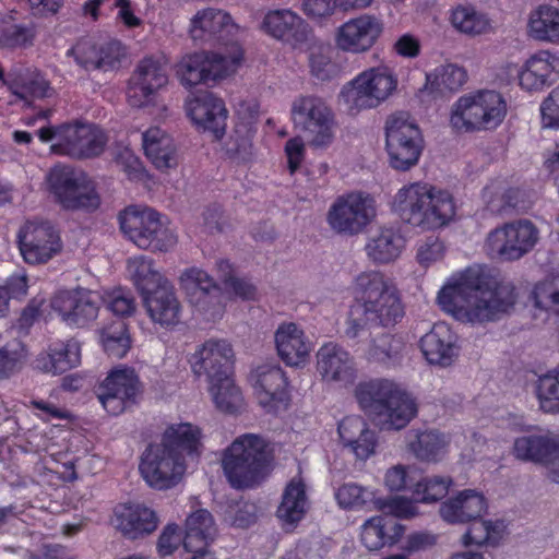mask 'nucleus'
I'll return each instance as SVG.
<instances>
[{"mask_svg": "<svg viewBox=\"0 0 559 559\" xmlns=\"http://www.w3.org/2000/svg\"><path fill=\"white\" fill-rule=\"evenodd\" d=\"M238 27L231 16L219 9L209 8L199 11L192 19L190 28L194 40L214 38L222 43H228L237 33Z\"/></svg>", "mask_w": 559, "mask_h": 559, "instance_id": "nucleus-30", "label": "nucleus"}, {"mask_svg": "<svg viewBox=\"0 0 559 559\" xmlns=\"http://www.w3.org/2000/svg\"><path fill=\"white\" fill-rule=\"evenodd\" d=\"M79 364L80 350L76 343L72 342L53 344L34 360L35 369L51 374H61Z\"/></svg>", "mask_w": 559, "mask_h": 559, "instance_id": "nucleus-38", "label": "nucleus"}, {"mask_svg": "<svg viewBox=\"0 0 559 559\" xmlns=\"http://www.w3.org/2000/svg\"><path fill=\"white\" fill-rule=\"evenodd\" d=\"M142 384L133 368L114 369L96 388L98 401L110 415H119L136 402Z\"/></svg>", "mask_w": 559, "mask_h": 559, "instance_id": "nucleus-18", "label": "nucleus"}, {"mask_svg": "<svg viewBox=\"0 0 559 559\" xmlns=\"http://www.w3.org/2000/svg\"><path fill=\"white\" fill-rule=\"evenodd\" d=\"M28 357L25 345L11 342L0 347V380H8L21 372Z\"/></svg>", "mask_w": 559, "mask_h": 559, "instance_id": "nucleus-53", "label": "nucleus"}, {"mask_svg": "<svg viewBox=\"0 0 559 559\" xmlns=\"http://www.w3.org/2000/svg\"><path fill=\"white\" fill-rule=\"evenodd\" d=\"M216 535L217 527L212 514L205 509L197 510L186 520L183 548L191 554H204Z\"/></svg>", "mask_w": 559, "mask_h": 559, "instance_id": "nucleus-33", "label": "nucleus"}, {"mask_svg": "<svg viewBox=\"0 0 559 559\" xmlns=\"http://www.w3.org/2000/svg\"><path fill=\"white\" fill-rule=\"evenodd\" d=\"M403 347L400 338L389 333H382L374 337L367 353L368 360L374 362H388L399 356Z\"/></svg>", "mask_w": 559, "mask_h": 559, "instance_id": "nucleus-58", "label": "nucleus"}, {"mask_svg": "<svg viewBox=\"0 0 559 559\" xmlns=\"http://www.w3.org/2000/svg\"><path fill=\"white\" fill-rule=\"evenodd\" d=\"M338 435L344 445L357 443L364 439V447H356L355 455L359 460H367L374 453L377 445L376 433L369 429L367 423L360 416H347L338 424Z\"/></svg>", "mask_w": 559, "mask_h": 559, "instance_id": "nucleus-44", "label": "nucleus"}, {"mask_svg": "<svg viewBox=\"0 0 559 559\" xmlns=\"http://www.w3.org/2000/svg\"><path fill=\"white\" fill-rule=\"evenodd\" d=\"M557 447L558 437L554 435H527L514 440L512 454L519 461L544 465Z\"/></svg>", "mask_w": 559, "mask_h": 559, "instance_id": "nucleus-41", "label": "nucleus"}, {"mask_svg": "<svg viewBox=\"0 0 559 559\" xmlns=\"http://www.w3.org/2000/svg\"><path fill=\"white\" fill-rule=\"evenodd\" d=\"M126 55V48L119 40H109L98 45L96 70L106 72L119 69Z\"/></svg>", "mask_w": 559, "mask_h": 559, "instance_id": "nucleus-60", "label": "nucleus"}, {"mask_svg": "<svg viewBox=\"0 0 559 559\" xmlns=\"http://www.w3.org/2000/svg\"><path fill=\"white\" fill-rule=\"evenodd\" d=\"M259 401L263 406L288 400L287 378L280 366L264 365L258 368Z\"/></svg>", "mask_w": 559, "mask_h": 559, "instance_id": "nucleus-43", "label": "nucleus"}, {"mask_svg": "<svg viewBox=\"0 0 559 559\" xmlns=\"http://www.w3.org/2000/svg\"><path fill=\"white\" fill-rule=\"evenodd\" d=\"M210 392L216 407L224 413L234 414L241 407L242 395L231 377L210 382Z\"/></svg>", "mask_w": 559, "mask_h": 559, "instance_id": "nucleus-51", "label": "nucleus"}, {"mask_svg": "<svg viewBox=\"0 0 559 559\" xmlns=\"http://www.w3.org/2000/svg\"><path fill=\"white\" fill-rule=\"evenodd\" d=\"M334 498L338 507L345 511H372L378 510L385 515L411 519L418 514L417 503H435L440 497L429 491H414L413 499L402 496L385 499L376 498L374 491H334Z\"/></svg>", "mask_w": 559, "mask_h": 559, "instance_id": "nucleus-10", "label": "nucleus"}, {"mask_svg": "<svg viewBox=\"0 0 559 559\" xmlns=\"http://www.w3.org/2000/svg\"><path fill=\"white\" fill-rule=\"evenodd\" d=\"M309 508L306 491H284L282 501L276 510V516L286 532L296 528L306 516Z\"/></svg>", "mask_w": 559, "mask_h": 559, "instance_id": "nucleus-49", "label": "nucleus"}, {"mask_svg": "<svg viewBox=\"0 0 559 559\" xmlns=\"http://www.w3.org/2000/svg\"><path fill=\"white\" fill-rule=\"evenodd\" d=\"M456 341L457 337L449 324L438 322L421 336L419 345L429 364L448 367L457 356Z\"/></svg>", "mask_w": 559, "mask_h": 559, "instance_id": "nucleus-27", "label": "nucleus"}, {"mask_svg": "<svg viewBox=\"0 0 559 559\" xmlns=\"http://www.w3.org/2000/svg\"><path fill=\"white\" fill-rule=\"evenodd\" d=\"M17 243L24 261L33 265L47 263L61 250L60 237L49 222H26Z\"/></svg>", "mask_w": 559, "mask_h": 559, "instance_id": "nucleus-19", "label": "nucleus"}, {"mask_svg": "<svg viewBox=\"0 0 559 559\" xmlns=\"http://www.w3.org/2000/svg\"><path fill=\"white\" fill-rule=\"evenodd\" d=\"M382 32V23L373 15L362 14L344 23L337 32L336 44L344 51L369 50Z\"/></svg>", "mask_w": 559, "mask_h": 559, "instance_id": "nucleus-23", "label": "nucleus"}, {"mask_svg": "<svg viewBox=\"0 0 559 559\" xmlns=\"http://www.w3.org/2000/svg\"><path fill=\"white\" fill-rule=\"evenodd\" d=\"M451 21L456 29L469 35L483 34L490 27L489 19L473 7H457Z\"/></svg>", "mask_w": 559, "mask_h": 559, "instance_id": "nucleus-54", "label": "nucleus"}, {"mask_svg": "<svg viewBox=\"0 0 559 559\" xmlns=\"http://www.w3.org/2000/svg\"><path fill=\"white\" fill-rule=\"evenodd\" d=\"M393 210L405 223L425 229L448 225L455 215L453 197L428 183L403 187L393 201Z\"/></svg>", "mask_w": 559, "mask_h": 559, "instance_id": "nucleus-4", "label": "nucleus"}, {"mask_svg": "<svg viewBox=\"0 0 559 559\" xmlns=\"http://www.w3.org/2000/svg\"><path fill=\"white\" fill-rule=\"evenodd\" d=\"M385 148L389 164L395 170L407 171L418 164L424 151V138L407 112H396L386 119Z\"/></svg>", "mask_w": 559, "mask_h": 559, "instance_id": "nucleus-8", "label": "nucleus"}, {"mask_svg": "<svg viewBox=\"0 0 559 559\" xmlns=\"http://www.w3.org/2000/svg\"><path fill=\"white\" fill-rule=\"evenodd\" d=\"M122 233L139 248L166 252L177 243L174 231L151 207L131 205L119 214Z\"/></svg>", "mask_w": 559, "mask_h": 559, "instance_id": "nucleus-7", "label": "nucleus"}, {"mask_svg": "<svg viewBox=\"0 0 559 559\" xmlns=\"http://www.w3.org/2000/svg\"><path fill=\"white\" fill-rule=\"evenodd\" d=\"M397 516H374L365 522L360 539L364 546L376 551L386 545L395 544L404 534L405 526L399 523Z\"/></svg>", "mask_w": 559, "mask_h": 559, "instance_id": "nucleus-35", "label": "nucleus"}, {"mask_svg": "<svg viewBox=\"0 0 559 559\" xmlns=\"http://www.w3.org/2000/svg\"><path fill=\"white\" fill-rule=\"evenodd\" d=\"M50 305L66 324L84 328L97 318L100 297L93 290L79 287L58 292Z\"/></svg>", "mask_w": 559, "mask_h": 559, "instance_id": "nucleus-20", "label": "nucleus"}, {"mask_svg": "<svg viewBox=\"0 0 559 559\" xmlns=\"http://www.w3.org/2000/svg\"><path fill=\"white\" fill-rule=\"evenodd\" d=\"M139 468L148 486L169 489L179 485L187 466L181 455L162 443H154L143 452Z\"/></svg>", "mask_w": 559, "mask_h": 559, "instance_id": "nucleus-15", "label": "nucleus"}, {"mask_svg": "<svg viewBox=\"0 0 559 559\" xmlns=\"http://www.w3.org/2000/svg\"><path fill=\"white\" fill-rule=\"evenodd\" d=\"M128 271L141 296L150 294L169 282L154 267L151 258L140 255L128 261Z\"/></svg>", "mask_w": 559, "mask_h": 559, "instance_id": "nucleus-47", "label": "nucleus"}, {"mask_svg": "<svg viewBox=\"0 0 559 559\" xmlns=\"http://www.w3.org/2000/svg\"><path fill=\"white\" fill-rule=\"evenodd\" d=\"M102 343L105 352L114 358H122L131 347V338L127 324L117 319L102 331Z\"/></svg>", "mask_w": 559, "mask_h": 559, "instance_id": "nucleus-50", "label": "nucleus"}, {"mask_svg": "<svg viewBox=\"0 0 559 559\" xmlns=\"http://www.w3.org/2000/svg\"><path fill=\"white\" fill-rule=\"evenodd\" d=\"M117 528L128 539L153 534L159 524L157 513L142 503H123L115 508Z\"/></svg>", "mask_w": 559, "mask_h": 559, "instance_id": "nucleus-26", "label": "nucleus"}, {"mask_svg": "<svg viewBox=\"0 0 559 559\" xmlns=\"http://www.w3.org/2000/svg\"><path fill=\"white\" fill-rule=\"evenodd\" d=\"M142 138L145 155L157 169L166 170L177 165L175 143L163 130L148 129Z\"/></svg>", "mask_w": 559, "mask_h": 559, "instance_id": "nucleus-40", "label": "nucleus"}, {"mask_svg": "<svg viewBox=\"0 0 559 559\" xmlns=\"http://www.w3.org/2000/svg\"><path fill=\"white\" fill-rule=\"evenodd\" d=\"M376 216L374 200L366 193L353 192L340 197L326 214L330 228L340 235L354 236Z\"/></svg>", "mask_w": 559, "mask_h": 559, "instance_id": "nucleus-13", "label": "nucleus"}, {"mask_svg": "<svg viewBox=\"0 0 559 559\" xmlns=\"http://www.w3.org/2000/svg\"><path fill=\"white\" fill-rule=\"evenodd\" d=\"M317 370L329 382L352 383L356 378L353 356L334 342L323 344L317 353Z\"/></svg>", "mask_w": 559, "mask_h": 559, "instance_id": "nucleus-25", "label": "nucleus"}, {"mask_svg": "<svg viewBox=\"0 0 559 559\" xmlns=\"http://www.w3.org/2000/svg\"><path fill=\"white\" fill-rule=\"evenodd\" d=\"M234 349L226 340H209L191 358L195 376H204L206 381H219L233 376Z\"/></svg>", "mask_w": 559, "mask_h": 559, "instance_id": "nucleus-22", "label": "nucleus"}, {"mask_svg": "<svg viewBox=\"0 0 559 559\" xmlns=\"http://www.w3.org/2000/svg\"><path fill=\"white\" fill-rule=\"evenodd\" d=\"M187 111L195 124L216 140L224 136L228 112L221 98L209 92L201 93L188 103Z\"/></svg>", "mask_w": 559, "mask_h": 559, "instance_id": "nucleus-24", "label": "nucleus"}, {"mask_svg": "<svg viewBox=\"0 0 559 559\" xmlns=\"http://www.w3.org/2000/svg\"><path fill=\"white\" fill-rule=\"evenodd\" d=\"M507 104L496 91H479L461 96L452 107L450 123L455 130H489L498 127Z\"/></svg>", "mask_w": 559, "mask_h": 559, "instance_id": "nucleus-6", "label": "nucleus"}, {"mask_svg": "<svg viewBox=\"0 0 559 559\" xmlns=\"http://www.w3.org/2000/svg\"><path fill=\"white\" fill-rule=\"evenodd\" d=\"M50 190L66 210L95 211L100 197L94 181L83 171L67 166H56L48 175Z\"/></svg>", "mask_w": 559, "mask_h": 559, "instance_id": "nucleus-11", "label": "nucleus"}, {"mask_svg": "<svg viewBox=\"0 0 559 559\" xmlns=\"http://www.w3.org/2000/svg\"><path fill=\"white\" fill-rule=\"evenodd\" d=\"M307 27L305 21L288 9L270 10L260 24L266 35L292 45L307 40Z\"/></svg>", "mask_w": 559, "mask_h": 559, "instance_id": "nucleus-28", "label": "nucleus"}, {"mask_svg": "<svg viewBox=\"0 0 559 559\" xmlns=\"http://www.w3.org/2000/svg\"><path fill=\"white\" fill-rule=\"evenodd\" d=\"M384 484L388 489H450L455 485L450 476H424L418 468L402 464L386 471Z\"/></svg>", "mask_w": 559, "mask_h": 559, "instance_id": "nucleus-31", "label": "nucleus"}, {"mask_svg": "<svg viewBox=\"0 0 559 559\" xmlns=\"http://www.w3.org/2000/svg\"><path fill=\"white\" fill-rule=\"evenodd\" d=\"M532 295L536 308L559 313V273L538 282Z\"/></svg>", "mask_w": 559, "mask_h": 559, "instance_id": "nucleus-56", "label": "nucleus"}, {"mask_svg": "<svg viewBox=\"0 0 559 559\" xmlns=\"http://www.w3.org/2000/svg\"><path fill=\"white\" fill-rule=\"evenodd\" d=\"M292 116L296 127L307 133L311 146L324 148L333 142L334 116L322 99L313 96L296 99Z\"/></svg>", "mask_w": 559, "mask_h": 559, "instance_id": "nucleus-12", "label": "nucleus"}, {"mask_svg": "<svg viewBox=\"0 0 559 559\" xmlns=\"http://www.w3.org/2000/svg\"><path fill=\"white\" fill-rule=\"evenodd\" d=\"M359 304L371 324L390 326L405 314L396 287L379 271L362 272L356 277Z\"/></svg>", "mask_w": 559, "mask_h": 559, "instance_id": "nucleus-5", "label": "nucleus"}, {"mask_svg": "<svg viewBox=\"0 0 559 559\" xmlns=\"http://www.w3.org/2000/svg\"><path fill=\"white\" fill-rule=\"evenodd\" d=\"M487 508V500L480 491H457L441 502L439 513L449 524H465L483 518Z\"/></svg>", "mask_w": 559, "mask_h": 559, "instance_id": "nucleus-29", "label": "nucleus"}, {"mask_svg": "<svg viewBox=\"0 0 559 559\" xmlns=\"http://www.w3.org/2000/svg\"><path fill=\"white\" fill-rule=\"evenodd\" d=\"M168 83V64L164 57H145L139 61L127 90L128 102L141 108L154 104L159 90Z\"/></svg>", "mask_w": 559, "mask_h": 559, "instance_id": "nucleus-16", "label": "nucleus"}, {"mask_svg": "<svg viewBox=\"0 0 559 559\" xmlns=\"http://www.w3.org/2000/svg\"><path fill=\"white\" fill-rule=\"evenodd\" d=\"M525 67L548 81L550 74L559 68V58L547 50H542L532 56Z\"/></svg>", "mask_w": 559, "mask_h": 559, "instance_id": "nucleus-64", "label": "nucleus"}, {"mask_svg": "<svg viewBox=\"0 0 559 559\" xmlns=\"http://www.w3.org/2000/svg\"><path fill=\"white\" fill-rule=\"evenodd\" d=\"M536 391L540 408L547 413L559 414V366L539 377Z\"/></svg>", "mask_w": 559, "mask_h": 559, "instance_id": "nucleus-55", "label": "nucleus"}, {"mask_svg": "<svg viewBox=\"0 0 559 559\" xmlns=\"http://www.w3.org/2000/svg\"><path fill=\"white\" fill-rule=\"evenodd\" d=\"M405 247L404 237L394 228H381L371 236L365 250L374 263H389L397 259Z\"/></svg>", "mask_w": 559, "mask_h": 559, "instance_id": "nucleus-45", "label": "nucleus"}, {"mask_svg": "<svg viewBox=\"0 0 559 559\" xmlns=\"http://www.w3.org/2000/svg\"><path fill=\"white\" fill-rule=\"evenodd\" d=\"M239 63L238 58L218 53L198 52L185 56L176 67V73L182 85L192 87L198 84L211 86L234 73Z\"/></svg>", "mask_w": 559, "mask_h": 559, "instance_id": "nucleus-14", "label": "nucleus"}, {"mask_svg": "<svg viewBox=\"0 0 559 559\" xmlns=\"http://www.w3.org/2000/svg\"><path fill=\"white\" fill-rule=\"evenodd\" d=\"M538 240V229L526 219L506 224L492 230L487 237V246L492 255L514 261L533 249Z\"/></svg>", "mask_w": 559, "mask_h": 559, "instance_id": "nucleus-17", "label": "nucleus"}, {"mask_svg": "<svg viewBox=\"0 0 559 559\" xmlns=\"http://www.w3.org/2000/svg\"><path fill=\"white\" fill-rule=\"evenodd\" d=\"M222 468L233 489L262 486L274 468V455L261 436L243 433L222 454Z\"/></svg>", "mask_w": 559, "mask_h": 559, "instance_id": "nucleus-2", "label": "nucleus"}, {"mask_svg": "<svg viewBox=\"0 0 559 559\" xmlns=\"http://www.w3.org/2000/svg\"><path fill=\"white\" fill-rule=\"evenodd\" d=\"M36 25L29 23H5L0 25V47L28 48L34 45L36 38Z\"/></svg>", "mask_w": 559, "mask_h": 559, "instance_id": "nucleus-52", "label": "nucleus"}, {"mask_svg": "<svg viewBox=\"0 0 559 559\" xmlns=\"http://www.w3.org/2000/svg\"><path fill=\"white\" fill-rule=\"evenodd\" d=\"M437 301L457 321L483 324L508 314L516 302V294L512 283L491 286L484 272L474 266L453 275L438 293Z\"/></svg>", "mask_w": 559, "mask_h": 559, "instance_id": "nucleus-1", "label": "nucleus"}, {"mask_svg": "<svg viewBox=\"0 0 559 559\" xmlns=\"http://www.w3.org/2000/svg\"><path fill=\"white\" fill-rule=\"evenodd\" d=\"M275 345L281 359L288 366L304 365L311 350V344L296 323H282L275 332Z\"/></svg>", "mask_w": 559, "mask_h": 559, "instance_id": "nucleus-32", "label": "nucleus"}, {"mask_svg": "<svg viewBox=\"0 0 559 559\" xmlns=\"http://www.w3.org/2000/svg\"><path fill=\"white\" fill-rule=\"evenodd\" d=\"M466 81L467 73L464 68L448 63L427 75L426 87L432 94L444 96L447 93L457 92Z\"/></svg>", "mask_w": 559, "mask_h": 559, "instance_id": "nucleus-46", "label": "nucleus"}, {"mask_svg": "<svg viewBox=\"0 0 559 559\" xmlns=\"http://www.w3.org/2000/svg\"><path fill=\"white\" fill-rule=\"evenodd\" d=\"M311 74L320 81H329L337 75L338 67L321 49L312 50L309 56Z\"/></svg>", "mask_w": 559, "mask_h": 559, "instance_id": "nucleus-63", "label": "nucleus"}, {"mask_svg": "<svg viewBox=\"0 0 559 559\" xmlns=\"http://www.w3.org/2000/svg\"><path fill=\"white\" fill-rule=\"evenodd\" d=\"M444 253V242L438 236H428L417 243L416 259L421 266L427 267L440 261Z\"/></svg>", "mask_w": 559, "mask_h": 559, "instance_id": "nucleus-62", "label": "nucleus"}, {"mask_svg": "<svg viewBox=\"0 0 559 559\" xmlns=\"http://www.w3.org/2000/svg\"><path fill=\"white\" fill-rule=\"evenodd\" d=\"M397 87L394 72L386 67L371 68L359 73L345 84L341 97L348 112L357 114L364 109L378 107Z\"/></svg>", "mask_w": 559, "mask_h": 559, "instance_id": "nucleus-9", "label": "nucleus"}, {"mask_svg": "<svg viewBox=\"0 0 559 559\" xmlns=\"http://www.w3.org/2000/svg\"><path fill=\"white\" fill-rule=\"evenodd\" d=\"M105 133L94 124H63L61 143H53L51 151L72 158L84 159L100 155L106 146Z\"/></svg>", "mask_w": 559, "mask_h": 559, "instance_id": "nucleus-21", "label": "nucleus"}, {"mask_svg": "<svg viewBox=\"0 0 559 559\" xmlns=\"http://www.w3.org/2000/svg\"><path fill=\"white\" fill-rule=\"evenodd\" d=\"M49 82L38 72L23 79L22 84L13 91V94L21 100H25L27 105L32 102L29 98H45L51 95Z\"/></svg>", "mask_w": 559, "mask_h": 559, "instance_id": "nucleus-59", "label": "nucleus"}, {"mask_svg": "<svg viewBox=\"0 0 559 559\" xmlns=\"http://www.w3.org/2000/svg\"><path fill=\"white\" fill-rule=\"evenodd\" d=\"M181 288L190 302L205 309L213 298L219 297V287L207 272L199 267H189L180 275Z\"/></svg>", "mask_w": 559, "mask_h": 559, "instance_id": "nucleus-39", "label": "nucleus"}, {"mask_svg": "<svg viewBox=\"0 0 559 559\" xmlns=\"http://www.w3.org/2000/svg\"><path fill=\"white\" fill-rule=\"evenodd\" d=\"M408 451L419 461L436 462L445 451L449 440L438 430H415L406 433Z\"/></svg>", "mask_w": 559, "mask_h": 559, "instance_id": "nucleus-42", "label": "nucleus"}, {"mask_svg": "<svg viewBox=\"0 0 559 559\" xmlns=\"http://www.w3.org/2000/svg\"><path fill=\"white\" fill-rule=\"evenodd\" d=\"M528 29L535 39L559 44V9L550 5L539 7L531 14Z\"/></svg>", "mask_w": 559, "mask_h": 559, "instance_id": "nucleus-48", "label": "nucleus"}, {"mask_svg": "<svg viewBox=\"0 0 559 559\" xmlns=\"http://www.w3.org/2000/svg\"><path fill=\"white\" fill-rule=\"evenodd\" d=\"M213 501L216 511L225 516L233 526L238 528H248L258 520V508L254 503L243 501L242 498L227 491H213Z\"/></svg>", "mask_w": 559, "mask_h": 559, "instance_id": "nucleus-37", "label": "nucleus"}, {"mask_svg": "<svg viewBox=\"0 0 559 559\" xmlns=\"http://www.w3.org/2000/svg\"><path fill=\"white\" fill-rule=\"evenodd\" d=\"M160 443L183 459L186 455L198 457L203 449L201 429L190 423L168 426Z\"/></svg>", "mask_w": 559, "mask_h": 559, "instance_id": "nucleus-36", "label": "nucleus"}, {"mask_svg": "<svg viewBox=\"0 0 559 559\" xmlns=\"http://www.w3.org/2000/svg\"><path fill=\"white\" fill-rule=\"evenodd\" d=\"M67 56L73 57L76 64L86 71L96 70L98 45L87 38L80 39L67 51Z\"/></svg>", "mask_w": 559, "mask_h": 559, "instance_id": "nucleus-61", "label": "nucleus"}, {"mask_svg": "<svg viewBox=\"0 0 559 559\" xmlns=\"http://www.w3.org/2000/svg\"><path fill=\"white\" fill-rule=\"evenodd\" d=\"M355 396L368 418L381 430H400L417 415L415 400L389 380L359 383Z\"/></svg>", "mask_w": 559, "mask_h": 559, "instance_id": "nucleus-3", "label": "nucleus"}, {"mask_svg": "<svg viewBox=\"0 0 559 559\" xmlns=\"http://www.w3.org/2000/svg\"><path fill=\"white\" fill-rule=\"evenodd\" d=\"M523 197V191L518 188L507 189L497 199L492 197L491 188L486 187L484 189V198L487 199L490 211L499 214L524 210L526 205Z\"/></svg>", "mask_w": 559, "mask_h": 559, "instance_id": "nucleus-57", "label": "nucleus"}, {"mask_svg": "<svg viewBox=\"0 0 559 559\" xmlns=\"http://www.w3.org/2000/svg\"><path fill=\"white\" fill-rule=\"evenodd\" d=\"M142 299L148 316L155 323L169 326L180 321V302L170 283L144 295Z\"/></svg>", "mask_w": 559, "mask_h": 559, "instance_id": "nucleus-34", "label": "nucleus"}]
</instances>
